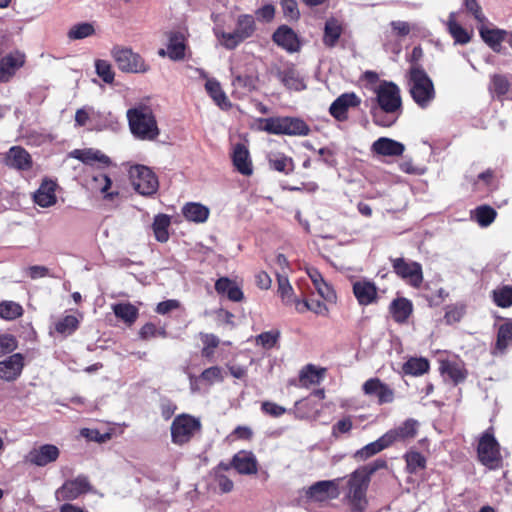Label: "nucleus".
<instances>
[{
	"label": "nucleus",
	"instance_id": "58",
	"mask_svg": "<svg viewBox=\"0 0 512 512\" xmlns=\"http://www.w3.org/2000/svg\"><path fill=\"white\" fill-rule=\"evenodd\" d=\"M201 340L204 344L202 355L210 357L213 354V349L219 345V338L214 334H202Z\"/></svg>",
	"mask_w": 512,
	"mask_h": 512
},
{
	"label": "nucleus",
	"instance_id": "6",
	"mask_svg": "<svg viewBox=\"0 0 512 512\" xmlns=\"http://www.w3.org/2000/svg\"><path fill=\"white\" fill-rule=\"evenodd\" d=\"M370 480L356 469L348 479L347 499L355 512H362L367 506L366 492Z\"/></svg>",
	"mask_w": 512,
	"mask_h": 512
},
{
	"label": "nucleus",
	"instance_id": "46",
	"mask_svg": "<svg viewBox=\"0 0 512 512\" xmlns=\"http://www.w3.org/2000/svg\"><path fill=\"white\" fill-rule=\"evenodd\" d=\"M510 88V82L507 76L502 74H494L491 76V83L489 85V90L493 96L498 98L504 96Z\"/></svg>",
	"mask_w": 512,
	"mask_h": 512
},
{
	"label": "nucleus",
	"instance_id": "24",
	"mask_svg": "<svg viewBox=\"0 0 512 512\" xmlns=\"http://www.w3.org/2000/svg\"><path fill=\"white\" fill-rule=\"evenodd\" d=\"M353 293L360 305H369L377 298V288L373 282L367 280L356 281L353 284Z\"/></svg>",
	"mask_w": 512,
	"mask_h": 512
},
{
	"label": "nucleus",
	"instance_id": "39",
	"mask_svg": "<svg viewBox=\"0 0 512 512\" xmlns=\"http://www.w3.org/2000/svg\"><path fill=\"white\" fill-rule=\"evenodd\" d=\"M268 162L270 168L284 174H289L294 169L292 158L282 153H270L268 156Z\"/></svg>",
	"mask_w": 512,
	"mask_h": 512
},
{
	"label": "nucleus",
	"instance_id": "33",
	"mask_svg": "<svg viewBox=\"0 0 512 512\" xmlns=\"http://www.w3.org/2000/svg\"><path fill=\"white\" fill-rule=\"evenodd\" d=\"M389 438L384 434L379 439L365 445L363 448L357 450L354 454V458L359 461H364L371 456L381 452L385 448L389 447Z\"/></svg>",
	"mask_w": 512,
	"mask_h": 512
},
{
	"label": "nucleus",
	"instance_id": "52",
	"mask_svg": "<svg viewBox=\"0 0 512 512\" xmlns=\"http://www.w3.org/2000/svg\"><path fill=\"white\" fill-rule=\"evenodd\" d=\"M215 34L219 43L229 50L236 48L240 43L243 42L235 30L233 32H224L217 30L215 31Z\"/></svg>",
	"mask_w": 512,
	"mask_h": 512
},
{
	"label": "nucleus",
	"instance_id": "40",
	"mask_svg": "<svg viewBox=\"0 0 512 512\" xmlns=\"http://www.w3.org/2000/svg\"><path fill=\"white\" fill-rule=\"evenodd\" d=\"M391 313L396 322L403 323L412 313V303L406 298H398L391 303Z\"/></svg>",
	"mask_w": 512,
	"mask_h": 512
},
{
	"label": "nucleus",
	"instance_id": "26",
	"mask_svg": "<svg viewBox=\"0 0 512 512\" xmlns=\"http://www.w3.org/2000/svg\"><path fill=\"white\" fill-rule=\"evenodd\" d=\"M232 160L237 171L243 175L249 176L252 174V162L248 149L242 145L237 144L234 147Z\"/></svg>",
	"mask_w": 512,
	"mask_h": 512
},
{
	"label": "nucleus",
	"instance_id": "44",
	"mask_svg": "<svg viewBox=\"0 0 512 512\" xmlns=\"http://www.w3.org/2000/svg\"><path fill=\"white\" fill-rule=\"evenodd\" d=\"M479 33L483 41L488 44L491 48L499 46L504 40V31L499 29H490L481 23L479 27Z\"/></svg>",
	"mask_w": 512,
	"mask_h": 512
},
{
	"label": "nucleus",
	"instance_id": "16",
	"mask_svg": "<svg viewBox=\"0 0 512 512\" xmlns=\"http://www.w3.org/2000/svg\"><path fill=\"white\" fill-rule=\"evenodd\" d=\"M60 455V451L57 446L52 444H44L38 448L32 449L27 455L26 459L28 462L43 467L49 463L55 462Z\"/></svg>",
	"mask_w": 512,
	"mask_h": 512
},
{
	"label": "nucleus",
	"instance_id": "64",
	"mask_svg": "<svg viewBox=\"0 0 512 512\" xmlns=\"http://www.w3.org/2000/svg\"><path fill=\"white\" fill-rule=\"evenodd\" d=\"M353 427L352 420L349 417L343 418L339 420L332 427V435L334 437H339L340 434H345L351 431Z\"/></svg>",
	"mask_w": 512,
	"mask_h": 512
},
{
	"label": "nucleus",
	"instance_id": "49",
	"mask_svg": "<svg viewBox=\"0 0 512 512\" xmlns=\"http://www.w3.org/2000/svg\"><path fill=\"white\" fill-rule=\"evenodd\" d=\"M493 300L499 307H510L512 305V286L505 285L493 290Z\"/></svg>",
	"mask_w": 512,
	"mask_h": 512
},
{
	"label": "nucleus",
	"instance_id": "10",
	"mask_svg": "<svg viewBox=\"0 0 512 512\" xmlns=\"http://www.w3.org/2000/svg\"><path fill=\"white\" fill-rule=\"evenodd\" d=\"M201 428L198 419L190 415L177 416L171 425L172 442L177 445H183L190 441L196 432Z\"/></svg>",
	"mask_w": 512,
	"mask_h": 512
},
{
	"label": "nucleus",
	"instance_id": "9",
	"mask_svg": "<svg viewBox=\"0 0 512 512\" xmlns=\"http://www.w3.org/2000/svg\"><path fill=\"white\" fill-rule=\"evenodd\" d=\"M129 177L133 188L141 195L150 196L158 190L159 183L156 175L144 165L132 166Z\"/></svg>",
	"mask_w": 512,
	"mask_h": 512
},
{
	"label": "nucleus",
	"instance_id": "4",
	"mask_svg": "<svg viewBox=\"0 0 512 512\" xmlns=\"http://www.w3.org/2000/svg\"><path fill=\"white\" fill-rule=\"evenodd\" d=\"M263 129L275 135L306 136L310 132L309 126L303 120L295 117L266 118Z\"/></svg>",
	"mask_w": 512,
	"mask_h": 512
},
{
	"label": "nucleus",
	"instance_id": "51",
	"mask_svg": "<svg viewBox=\"0 0 512 512\" xmlns=\"http://www.w3.org/2000/svg\"><path fill=\"white\" fill-rule=\"evenodd\" d=\"M79 325V320L74 315H66L55 323V330L63 335L72 334Z\"/></svg>",
	"mask_w": 512,
	"mask_h": 512
},
{
	"label": "nucleus",
	"instance_id": "19",
	"mask_svg": "<svg viewBox=\"0 0 512 512\" xmlns=\"http://www.w3.org/2000/svg\"><path fill=\"white\" fill-rule=\"evenodd\" d=\"M419 423L414 419H407L400 426L385 433L392 445L398 441H406L415 438L418 432Z\"/></svg>",
	"mask_w": 512,
	"mask_h": 512
},
{
	"label": "nucleus",
	"instance_id": "38",
	"mask_svg": "<svg viewBox=\"0 0 512 512\" xmlns=\"http://www.w3.org/2000/svg\"><path fill=\"white\" fill-rule=\"evenodd\" d=\"M183 215L189 221L203 223L208 219L209 209L199 203H188L183 207Z\"/></svg>",
	"mask_w": 512,
	"mask_h": 512
},
{
	"label": "nucleus",
	"instance_id": "27",
	"mask_svg": "<svg viewBox=\"0 0 512 512\" xmlns=\"http://www.w3.org/2000/svg\"><path fill=\"white\" fill-rule=\"evenodd\" d=\"M278 78L290 90L301 91L306 88L303 77L294 67L279 71Z\"/></svg>",
	"mask_w": 512,
	"mask_h": 512
},
{
	"label": "nucleus",
	"instance_id": "8",
	"mask_svg": "<svg viewBox=\"0 0 512 512\" xmlns=\"http://www.w3.org/2000/svg\"><path fill=\"white\" fill-rule=\"evenodd\" d=\"M111 55L118 68L123 72L146 73L149 70V65L145 63L143 58L130 48L115 46L111 50Z\"/></svg>",
	"mask_w": 512,
	"mask_h": 512
},
{
	"label": "nucleus",
	"instance_id": "56",
	"mask_svg": "<svg viewBox=\"0 0 512 512\" xmlns=\"http://www.w3.org/2000/svg\"><path fill=\"white\" fill-rule=\"evenodd\" d=\"M95 69L97 75L105 82L112 83L114 81V71L111 64L106 60H97L95 62Z\"/></svg>",
	"mask_w": 512,
	"mask_h": 512
},
{
	"label": "nucleus",
	"instance_id": "57",
	"mask_svg": "<svg viewBox=\"0 0 512 512\" xmlns=\"http://www.w3.org/2000/svg\"><path fill=\"white\" fill-rule=\"evenodd\" d=\"M17 346V339L13 335L0 334V357L13 352Z\"/></svg>",
	"mask_w": 512,
	"mask_h": 512
},
{
	"label": "nucleus",
	"instance_id": "14",
	"mask_svg": "<svg viewBox=\"0 0 512 512\" xmlns=\"http://www.w3.org/2000/svg\"><path fill=\"white\" fill-rule=\"evenodd\" d=\"M365 395L377 398L379 404L391 403L394 391L379 378H370L362 386Z\"/></svg>",
	"mask_w": 512,
	"mask_h": 512
},
{
	"label": "nucleus",
	"instance_id": "55",
	"mask_svg": "<svg viewBox=\"0 0 512 512\" xmlns=\"http://www.w3.org/2000/svg\"><path fill=\"white\" fill-rule=\"evenodd\" d=\"M280 332L278 330L266 331L256 336V344L262 346L264 349L273 348L278 342Z\"/></svg>",
	"mask_w": 512,
	"mask_h": 512
},
{
	"label": "nucleus",
	"instance_id": "15",
	"mask_svg": "<svg viewBox=\"0 0 512 512\" xmlns=\"http://www.w3.org/2000/svg\"><path fill=\"white\" fill-rule=\"evenodd\" d=\"M24 368V356L14 353L3 361H0V379L12 382L18 379Z\"/></svg>",
	"mask_w": 512,
	"mask_h": 512
},
{
	"label": "nucleus",
	"instance_id": "5",
	"mask_svg": "<svg viewBox=\"0 0 512 512\" xmlns=\"http://www.w3.org/2000/svg\"><path fill=\"white\" fill-rule=\"evenodd\" d=\"M478 459L487 468L494 470L501 466L500 446L492 429L486 430L479 439L477 447Z\"/></svg>",
	"mask_w": 512,
	"mask_h": 512
},
{
	"label": "nucleus",
	"instance_id": "23",
	"mask_svg": "<svg viewBox=\"0 0 512 512\" xmlns=\"http://www.w3.org/2000/svg\"><path fill=\"white\" fill-rule=\"evenodd\" d=\"M201 78L207 79L205 89L214 102L222 109L230 107V102L223 92L220 83L216 79L207 78V74L202 69H196Z\"/></svg>",
	"mask_w": 512,
	"mask_h": 512
},
{
	"label": "nucleus",
	"instance_id": "2",
	"mask_svg": "<svg viewBox=\"0 0 512 512\" xmlns=\"http://www.w3.org/2000/svg\"><path fill=\"white\" fill-rule=\"evenodd\" d=\"M129 129L132 135L142 141H153L160 130L152 109L146 105H137L126 113Z\"/></svg>",
	"mask_w": 512,
	"mask_h": 512
},
{
	"label": "nucleus",
	"instance_id": "30",
	"mask_svg": "<svg viewBox=\"0 0 512 512\" xmlns=\"http://www.w3.org/2000/svg\"><path fill=\"white\" fill-rule=\"evenodd\" d=\"M69 156L71 158H75L80 160L84 164H93L94 162H100L103 164H109L110 159L105 154L101 153L99 150H94L92 148L88 149H75L70 152Z\"/></svg>",
	"mask_w": 512,
	"mask_h": 512
},
{
	"label": "nucleus",
	"instance_id": "59",
	"mask_svg": "<svg viewBox=\"0 0 512 512\" xmlns=\"http://www.w3.org/2000/svg\"><path fill=\"white\" fill-rule=\"evenodd\" d=\"M200 378L209 384L221 382L223 381L222 370L218 366L209 367L201 373Z\"/></svg>",
	"mask_w": 512,
	"mask_h": 512
},
{
	"label": "nucleus",
	"instance_id": "20",
	"mask_svg": "<svg viewBox=\"0 0 512 512\" xmlns=\"http://www.w3.org/2000/svg\"><path fill=\"white\" fill-rule=\"evenodd\" d=\"M5 164L16 170H28L32 166V159L24 148L13 146L6 154Z\"/></svg>",
	"mask_w": 512,
	"mask_h": 512
},
{
	"label": "nucleus",
	"instance_id": "41",
	"mask_svg": "<svg viewBox=\"0 0 512 512\" xmlns=\"http://www.w3.org/2000/svg\"><path fill=\"white\" fill-rule=\"evenodd\" d=\"M167 55L172 60H181L185 56L184 37L180 33L172 34L167 46Z\"/></svg>",
	"mask_w": 512,
	"mask_h": 512
},
{
	"label": "nucleus",
	"instance_id": "13",
	"mask_svg": "<svg viewBox=\"0 0 512 512\" xmlns=\"http://www.w3.org/2000/svg\"><path fill=\"white\" fill-rule=\"evenodd\" d=\"M91 489L90 483L85 476H78L73 480H67L55 492L58 501L74 500Z\"/></svg>",
	"mask_w": 512,
	"mask_h": 512
},
{
	"label": "nucleus",
	"instance_id": "32",
	"mask_svg": "<svg viewBox=\"0 0 512 512\" xmlns=\"http://www.w3.org/2000/svg\"><path fill=\"white\" fill-rule=\"evenodd\" d=\"M112 310L115 316L128 326L133 325L139 315L138 308L129 302L113 304Z\"/></svg>",
	"mask_w": 512,
	"mask_h": 512
},
{
	"label": "nucleus",
	"instance_id": "3",
	"mask_svg": "<svg viewBox=\"0 0 512 512\" xmlns=\"http://www.w3.org/2000/svg\"><path fill=\"white\" fill-rule=\"evenodd\" d=\"M407 84L413 101L420 108H427L436 96L433 81L419 65H412L408 72Z\"/></svg>",
	"mask_w": 512,
	"mask_h": 512
},
{
	"label": "nucleus",
	"instance_id": "37",
	"mask_svg": "<svg viewBox=\"0 0 512 512\" xmlns=\"http://www.w3.org/2000/svg\"><path fill=\"white\" fill-rule=\"evenodd\" d=\"M325 371L324 368H316L314 365L309 364L300 371L299 381L304 387L319 384L325 375Z\"/></svg>",
	"mask_w": 512,
	"mask_h": 512
},
{
	"label": "nucleus",
	"instance_id": "12",
	"mask_svg": "<svg viewBox=\"0 0 512 512\" xmlns=\"http://www.w3.org/2000/svg\"><path fill=\"white\" fill-rule=\"evenodd\" d=\"M339 481L340 479L318 481L305 490V496L312 502L336 499L339 496Z\"/></svg>",
	"mask_w": 512,
	"mask_h": 512
},
{
	"label": "nucleus",
	"instance_id": "48",
	"mask_svg": "<svg viewBox=\"0 0 512 512\" xmlns=\"http://www.w3.org/2000/svg\"><path fill=\"white\" fill-rule=\"evenodd\" d=\"M429 369V362L424 358H411L403 366L406 374L422 375Z\"/></svg>",
	"mask_w": 512,
	"mask_h": 512
},
{
	"label": "nucleus",
	"instance_id": "61",
	"mask_svg": "<svg viewBox=\"0 0 512 512\" xmlns=\"http://www.w3.org/2000/svg\"><path fill=\"white\" fill-rule=\"evenodd\" d=\"M93 182L97 184L98 189L105 195L106 198H112L113 193H108L112 181L106 174H99L93 177Z\"/></svg>",
	"mask_w": 512,
	"mask_h": 512
},
{
	"label": "nucleus",
	"instance_id": "22",
	"mask_svg": "<svg viewBox=\"0 0 512 512\" xmlns=\"http://www.w3.org/2000/svg\"><path fill=\"white\" fill-rule=\"evenodd\" d=\"M372 151L382 156H401L405 146L391 138L381 137L372 144Z\"/></svg>",
	"mask_w": 512,
	"mask_h": 512
},
{
	"label": "nucleus",
	"instance_id": "35",
	"mask_svg": "<svg viewBox=\"0 0 512 512\" xmlns=\"http://www.w3.org/2000/svg\"><path fill=\"white\" fill-rule=\"evenodd\" d=\"M447 30L450 35L453 37L455 44H467L471 40V36L466 29H464L457 21H456V13L451 12L449 14L447 20Z\"/></svg>",
	"mask_w": 512,
	"mask_h": 512
},
{
	"label": "nucleus",
	"instance_id": "53",
	"mask_svg": "<svg viewBox=\"0 0 512 512\" xmlns=\"http://www.w3.org/2000/svg\"><path fill=\"white\" fill-rule=\"evenodd\" d=\"M95 29L92 24L84 22L72 26L68 32V38L71 40L84 39L94 34Z\"/></svg>",
	"mask_w": 512,
	"mask_h": 512
},
{
	"label": "nucleus",
	"instance_id": "34",
	"mask_svg": "<svg viewBox=\"0 0 512 512\" xmlns=\"http://www.w3.org/2000/svg\"><path fill=\"white\" fill-rule=\"evenodd\" d=\"M440 371L445 378H449L454 384L464 381L467 374L463 364L454 361H443Z\"/></svg>",
	"mask_w": 512,
	"mask_h": 512
},
{
	"label": "nucleus",
	"instance_id": "60",
	"mask_svg": "<svg viewBox=\"0 0 512 512\" xmlns=\"http://www.w3.org/2000/svg\"><path fill=\"white\" fill-rule=\"evenodd\" d=\"M387 466V462L383 459H376L375 461L364 465L358 470L365 475L369 480H371V476L378 470L384 469Z\"/></svg>",
	"mask_w": 512,
	"mask_h": 512
},
{
	"label": "nucleus",
	"instance_id": "62",
	"mask_svg": "<svg viewBox=\"0 0 512 512\" xmlns=\"http://www.w3.org/2000/svg\"><path fill=\"white\" fill-rule=\"evenodd\" d=\"M282 9L284 16L290 20H297L299 18V10L295 0H282Z\"/></svg>",
	"mask_w": 512,
	"mask_h": 512
},
{
	"label": "nucleus",
	"instance_id": "29",
	"mask_svg": "<svg viewBox=\"0 0 512 512\" xmlns=\"http://www.w3.org/2000/svg\"><path fill=\"white\" fill-rule=\"evenodd\" d=\"M55 183L45 181L34 194V201L41 207H50L56 203Z\"/></svg>",
	"mask_w": 512,
	"mask_h": 512
},
{
	"label": "nucleus",
	"instance_id": "45",
	"mask_svg": "<svg viewBox=\"0 0 512 512\" xmlns=\"http://www.w3.org/2000/svg\"><path fill=\"white\" fill-rule=\"evenodd\" d=\"M235 31L242 41L251 37L255 31L254 18L251 15L246 14L239 16Z\"/></svg>",
	"mask_w": 512,
	"mask_h": 512
},
{
	"label": "nucleus",
	"instance_id": "54",
	"mask_svg": "<svg viewBox=\"0 0 512 512\" xmlns=\"http://www.w3.org/2000/svg\"><path fill=\"white\" fill-rule=\"evenodd\" d=\"M405 460L407 464V470L410 473H415L417 470L425 468L426 465L425 457L417 451H410L406 453Z\"/></svg>",
	"mask_w": 512,
	"mask_h": 512
},
{
	"label": "nucleus",
	"instance_id": "42",
	"mask_svg": "<svg viewBox=\"0 0 512 512\" xmlns=\"http://www.w3.org/2000/svg\"><path fill=\"white\" fill-rule=\"evenodd\" d=\"M170 222V217L166 214L155 216L152 228L157 241L166 242L169 239L168 228Z\"/></svg>",
	"mask_w": 512,
	"mask_h": 512
},
{
	"label": "nucleus",
	"instance_id": "25",
	"mask_svg": "<svg viewBox=\"0 0 512 512\" xmlns=\"http://www.w3.org/2000/svg\"><path fill=\"white\" fill-rule=\"evenodd\" d=\"M232 465L240 474L251 475L257 472V460L251 452L240 451L235 454Z\"/></svg>",
	"mask_w": 512,
	"mask_h": 512
},
{
	"label": "nucleus",
	"instance_id": "21",
	"mask_svg": "<svg viewBox=\"0 0 512 512\" xmlns=\"http://www.w3.org/2000/svg\"><path fill=\"white\" fill-rule=\"evenodd\" d=\"M274 42L287 50L288 52H295L299 49V41L295 32L288 26H280L273 34Z\"/></svg>",
	"mask_w": 512,
	"mask_h": 512
},
{
	"label": "nucleus",
	"instance_id": "17",
	"mask_svg": "<svg viewBox=\"0 0 512 512\" xmlns=\"http://www.w3.org/2000/svg\"><path fill=\"white\" fill-rule=\"evenodd\" d=\"M25 63V55L14 51L0 60V81L8 82Z\"/></svg>",
	"mask_w": 512,
	"mask_h": 512
},
{
	"label": "nucleus",
	"instance_id": "28",
	"mask_svg": "<svg viewBox=\"0 0 512 512\" xmlns=\"http://www.w3.org/2000/svg\"><path fill=\"white\" fill-rule=\"evenodd\" d=\"M512 344V320H507L499 326L494 355L504 354L506 349Z\"/></svg>",
	"mask_w": 512,
	"mask_h": 512
},
{
	"label": "nucleus",
	"instance_id": "11",
	"mask_svg": "<svg viewBox=\"0 0 512 512\" xmlns=\"http://www.w3.org/2000/svg\"><path fill=\"white\" fill-rule=\"evenodd\" d=\"M394 272L413 287H420L423 282L422 266L418 262L407 261L404 258L391 259Z\"/></svg>",
	"mask_w": 512,
	"mask_h": 512
},
{
	"label": "nucleus",
	"instance_id": "43",
	"mask_svg": "<svg viewBox=\"0 0 512 512\" xmlns=\"http://www.w3.org/2000/svg\"><path fill=\"white\" fill-rule=\"evenodd\" d=\"M342 33L340 23L334 19H328L325 23L323 42L329 47H333Z\"/></svg>",
	"mask_w": 512,
	"mask_h": 512
},
{
	"label": "nucleus",
	"instance_id": "18",
	"mask_svg": "<svg viewBox=\"0 0 512 512\" xmlns=\"http://www.w3.org/2000/svg\"><path fill=\"white\" fill-rule=\"evenodd\" d=\"M360 104V99L354 93H344L340 95L330 106V114L338 121L347 119V111L350 107H356Z\"/></svg>",
	"mask_w": 512,
	"mask_h": 512
},
{
	"label": "nucleus",
	"instance_id": "36",
	"mask_svg": "<svg viewBox=\"0 0 512 512\" xmlns=\"http://www.w3.org/2000/svg\"><path fill=\"white\" fill-rule=\"evenodd\" d=\"M215 290L219 294H226L230 300L235 302L241 301L243 298V292L241 289L235 282L226 277H222L216 281Z\"/></svg>",
	"mask_w": 512,
	"mask_h": 512
},
{
	"label": "nucleus",
	"instance_id": "63",
	"mask_svg": "<svg viewBox=\"0 0 512 512\" xmlns=\"http://www.w3.org/2000/svg\"><path fill=\"white\" fill-rule=\"evenodd\" d=\"M464 5L467 11L470 12L480 24L486 21V17L476 0H465Z\"/></svg>",
	"mask_w": 512,
	"mask_h": 512
},
{
	"label": "nucleus",
	"instance_id": "50",
	"mask_svg": "<svg viewBox=\"0 0 512 512\" xmlns=\"http://www.w3.org/2000/svg\"><path fill=\"white\" fill-rule=\"evenodd\" d=\"M496 211L490 206H480L474 212V218L482 227L489 226L496 218Z\"/></svg>",
	"mask_w": 512,
	"mask_h": 512
},
{
	"label": "nucleus",
	"instance_id": "7",
	"mask_svg": "<svg viewBox=\"0 0 512 512\" xmlns=\"http://www.w3.org/2000/svg\"><path fill=\"white\" fill-rule=\"evenodd\" d=\"M88 123H94L91 130L102 131L106 129L115 130L118 126L117 119L111 114L101 115L91 107L80 108L75 113V125L82 127Z\"/></svg>",
	"mask_w": 512,
	"mask_h": 512
},
{
	"label": "nucleus",
	"instance_id": "31",
	"mask_svg": "<svg viewBox=\"0 0 512 512\" xmlns=\"http://www.w3.org/2000/svg\"><path fill=\"white\" fill-rule=\"evenodd\" d=\"M276 277L278 282V294L281 297L282 302L285 305H294L295 309H297V302H300L301 300L294 296V291L287 275L280 273V271H276Z\"/></svg>",
	"mask_w": 512,
	"mask_h": 512
},
{
	"label": "nucleus",
	"instance_id": "1",
	"mask_svg": "<svg viewBox=\"0 0 512 512\" xmlns=\"http://www.w3.org/2000/svg\"><path fill=\"white\" fill-rule=\"evenodd\" d=\"M376 105L371 114L376 125L389 127L395 123L401 113L402 99L399 87L389 81H381L373 88Z\"/></svg>",
	"mask_w": 512,
	"mask_h": 512
},
{
	"label": "nucleus",
	"instance_id": "47",
	"mask_svg": "<svg viewBox=\"0 0 512 512\" xmlns=\"http://www.w3.org/2000/svg\"><path fill=\"white\" fill-rule=\"evenodd\" d=\"M23 314L22 306L14 301L0 302V317L5 320H14Z\"/></svg>",
	"mask_w": 512,
	"mask_h": 512
}]
</instances>
